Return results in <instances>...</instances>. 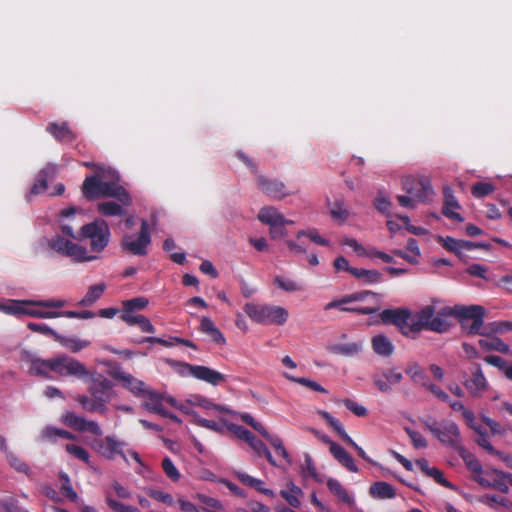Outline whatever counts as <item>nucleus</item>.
Segmentation results:
<instances>
[{
    "instance_id": "nucleus-59",
    "label": "nucleus",
    "mask_w": 512,
    "mask_h": 512,
    "mask_svg": "<svg viewBox=\"0 0 512 512\" xmlns=\"http://www.w3.org/2000/svg\"><path fill=\"white\" fill-rule=\"evenodd\" d=\"M148 305V299L145 297H137L123 302V311H131L144 309Z\"/></svg>"
},
{
    "instance_id": "nucleus-30",
    "label": "nucleus",
    "mask_w": 512,
    "mask_h": 512,
    "mask_svg": "<svg viewBox=\"0 0 512 512\" xmlns=\"http://www.w3.org/2000/svg\"><path fill=\"white\" fill-rule=\"evenodd\" d=\"M328 350L333 354L351 357L359 354L363 350V343L350 342L342 344H332L328 347Z\"/></svg>"
},
{
    "instance_id": "nucleus-60",
    "label": "nucleus",
    "mask_w": 512,
    "mask_h": 512,
    "mask_svg": "<svg viewBox=\"0 0 512 512\" xmlns=\"http://www.w3.org/2000/svg\"><path fill=\"white\" fill-rule=\"evenodd\" d=\"M60 478L62 480L61 491L71 501L76 502L78 500V495L74 491L68 475L63 473V474L60 475Z\"/></svg>"
},
{
    "instance_id": "nucleus-64",
    "label": "nucleus",
    "mask_w": 512,
    "mask_h": 512,
    "mask_svg": "<svg viewBox=\"0 0 512 512\" xmlns=\"http://www.w3.org/2000/svg\"><path fill=\"white\" fill-rule=\"evenodd\" d=\"M0 512H27L18 505V502L14 498H9L4 501H0Z\"/></svg>"
},
{
    "instance_id": "nucleus-11",
    "label": "nucleus",
    "mask_w": 512,
    "mask_h": 512,
    "mask_svg": "<svg viewBox=\"0 0 512 512\" xmlns=\"http://www.w3.org/2000/svg\"><path fill=\"white\" fill-rule=\"evenodd\" d=\"M403 190L418 199V202H424L433 193L431 181L426 176L406 175L402 178Z\"/></svg>"
},
{
    "instance_id": "nucleus-36",
    "label": "nucleus",
    "mask_w": 512,
    "mask_h": 512,
    "mask_svg": "<svg viewBox=\"0 0 512 512\" xmlns=\"http://www.w3.org/2000/svg\"><path fill=\"white\" fill-rule=\"evenodd\" d=\"M273 283L277 288L289 293L304 290V287L301 283L280 275L275 276Z\"/></svg>"
},
{
    "instance_id": "nucleus-62",
    "label": "nucleus",
    "mask_w": 512,
    "mask_h": 512,
    "mask_svg": "<svg viewBox=\"0 0 512 512\" xmlns=\"http://www.w3.org/2000/svg\"><path fill=\"white\" fill-rule=\"evenodd\" d=\"M146 493L151 498H153L159 502H162L164 504H167L170 506L174 504V499H173L172 495H170L169 493H165V492H163L161 490H157V489H147Z\"/></svg>"
},
{
    "instance_id": "nucleus-55",
    "label": "nucleus",
    "mask_w": 512,
    "mask_h": 512,
    "mask_svg": "<svg viewBox=\"0 0 512 512\" xmlns=\"http://www.w3.org/2000/svg\"><path fill=\"white\" fill-rule=\"evenodd\" d=\"M495 191L494 185L488 182H478L473 185L471 192L474 197L482 198Z\"/></svg>"
},
{
    "instance_id": "nucleus-54",
    "label": "nucleus",
    "mask_w": 512,
    "mask_h": 512,
    "mask_svg": "<svg viewBox=\"0 0 512 512\" xmlns=\"http://www.w3.org/2000/svg\"><path fill=\"white\" fill-rule=\"evenodd\" d=\"M267 441H269V443L272 445V447L276 450V452L283 458L285 459L287 462H290V457H289V454L288 452L286 451L284 445H283V442L282 440L280 439V437L278 436H274V435H271L269 434V432L267 431V435L266 436H263Z\"/></svg>"
},
{
    "instance_id": "nucleus-40",
    "label": "nucleus",
    "mask_w": 512,
    "mask_h": 512,
    "mask_svg": "<svg viewBox=\"0 0 512 512\" xmlns=\"http://www.w3.org/2000/svg\"><path fill=\"white\" fill-rule=\"evenodd\" d=\"M283 376L291 381V382H294V383H297V384H300L302 386H305L307 388H309L310 390L312 391H315V392H319V393H324L326 394L327 393V390L321 385L319 384L318 382L314 381V380H311V379H308V378H304V377H294L288 373H283Z\"/></svg>"
},
{
    "instance_id": "nucleus-21",
    "label": "nucleus",
    "mask_w": 512,
    "mask_h": 512,
    "mask_svg": "<svg viewBox=\"0 0 512 512\" xmlns=\"http://www.w3.org/2000/svg\"><path fill=\"white\" fill-rule=\"evenodd\" d=\"M402 378L403 375L397 368H391L374 375L373 380L381 392L388 393L392 390V386L398 384Z\"/></svg>"
},
{
    "instance_id": "nucleus-49",
    "label": "nucleus",
    "mask_w": 512,
    "mask_h": 512,
    "mask_svg": "<svg viewBox=\"0 0 512 512\" xmlns=\"http://www.w3.org/2000/svg\"><path fill=\"white\" fill-rule=\"evenodd\" d=\"M107 505L115 512H139V509L134 506L125 505L117 501L111 492H106L105 497Z\"/></svg>"
},
{
    "instance_id": "nucleus-37",
    "label": "nucleus",
    "mask_w": 512,
    "mask_h": 512,
    "mask_svg": "<svg viewBox=\"0 0 512 512\" xmlns=\"http://www.w3.org/2000/svg\"><path fill=\"white\" fill-rule=\"evenodd\" d=\"M406 248L407 250H411V255L402 250H395L393 253L411 264H416L418 262V258L421 255L417 241L413 238H410L407 242Z\"/></svg>"
},
{
    "instance_id": "nucleus-4",
    "label": "nucleus",
    "mask_w": 512,
    "mask_h": 512,
    "mask_svg": "<svg viewBox=\"0 0 512 512\" xmlns=\"http://www.w3.org/2000/svg\"><path fill=\"white\" fill-rule=\"evenodd\" d=\"M247 316L261 325H284L289 318L288 310L279 305L247 303L244 306Z\"/></svg>"
},
{
    "instance_id": "nucleus-27",
    "label": "nucleus",
    "mask_w": 512,
    "mask_h": 512,
    "mask_svg": "<svg viewBox=\"0 0 512 512\" xmlns=\"http://www.w3.org/2000/svg\"><path fill=\"white\" fill-rule=\"evenodd\" d=\"M199 330L208 335L213 342L219 345H224L226 343V339L223 333L217 328L214 322L206 316L200 318V326Z\"/></svg>"
},
{
    "instance_id": "nucleus-38",
    "label": "nucleus",
    "mask_w": 512,
    "mask_h": 512,
    "mask_svg": "<svg viewBox=\"0 0 512 512\" xmlns=\"http://www.w3.org/2000/svg\"><path fill=\"white\" fill-rule=\"evenodd\" d=\"M41 436L43 439H46L51 442H55L56 437H61L70 440L77 439V437L74 434L70 433L69 431L52 426L45 427L41 432Z\"/></svg>"
},
{
    "instance_id": "nucleus-7",
    "label": "nucleus",
    "mask_w": 512,
    "mask_h": 512,
    "mask_svg": "<svg viewBox=\"0 0 512 512\" xmlns=\"http://www.w3.org/2000/svg\"><path fill=\"white\" fill-rule=\"evenodd\" d=\"M151 243L149 225L146 220L141 221L139 232L126 234L122 238V249L132 255L144 256L148 253V247Z\"/></svg>"
},
{
    "instance_id": "nucleus-35",
    "label": "nucleus",
    "mask_w": 512,
    "mask_h": 512,
    "mask_svg": "<svg viewBox=\"0 0 512 512\" xmlns=\"http://www.w3.org/2000/svg\"><path fill=\"white\" fill-rule=\"evenodd\" d=\"M29 300H11L6 304H0V309L11 315H27Z\"/></svg>"
},
{
    "instance_id": "nucleus-34",
    "label": "nucleus",
    "mask_w": 512,
    "mask_h": 512,
    "mask_svg": "<svg viewBox=\"0 0 512 512\" xmlns=\"http://www.w3.org/2000/svg\"><path fill=\"white\" fill-rule=\"evenodd\" d=\"M479 345L488 351H498L506 355H512L510 347L498 337L480 339Z\"/></svg>"
},
{
    "instance_id": "nucleus-14",
    "label": "nucleus",
    "mask_w": 512,
    "mask_h": 512,
    "mask_svg": "<svg viewBox=\"0 0 512 512\" xmlns=\"http://www.w3.org/2000/svg\"><path fill=\"white\" fill-rule=\"evenodd\" d=\"M125 443L118 440L114 436H106L101 439H96L92 443V448L102 457L113 460L117 456H121L126 459L123 448Z\"/></svg>"
},
{
    "instance_id": "nucleus-31",
    "label": "nucleus",
    "mask_w": 512,
    "mask_h": 512,
    "mask_svg": "<svg viewBox=\"0 0 512 512\" xmlns=\"http://www.w3.org/2000/svg\"><path fill=\"white\" fill-rule=\"evenodd\" d=\"M327 205L329 207V214L335 222L343 224L347 221V219L350 216V211L345 206L343 200H336L333 203H331L330 200L328 199Z\"/></svg>"
},
{
    "instance_id": "nucleus-46",
    "label": "nucleus",
    "mask_w": 512,
    "mask_h": 512,
    "mask_svg": "<svg viewBox=\"0 0 512 512\" xmlns=\"http://www.w3.org/2000/svg\"><path fill=\"white\" fill-rule=\"evenodd\" d=\"M197 499L204 504L203 512H226L223 505L215 498L198 494Z\"/></svg>"
},
{
    "instance_id": "nucleus-56",
    "label": "nucleus",
    "mask_w": 512,
    "mask_h": 512,
    "mask_svg": "<svg viewBox=\"0 0 512 512\" xmlns=\"http://www.w3.org/2000/svg\"><path fill=\"white\" fill-rule=\"evenodd\" d=\"M162 469L166 476L174 482L178 481L181 477L179 470L176 468L172 460L168 457H165L163 459Z\"/></svg>"
},
{
    "instance_id": "nucleus-24",
    "label": "nucleus",
    "mask_w": 512,
    "mask_h": 512,
    "mask_svg": "<svg viewBox=\"0 0 512 512\" xmlns=\"http://www.w3.org/2000/svg\"><path fill=\"white\" fill-rule=\"evenodd\" d=\"M327 487L339 502L347 505L349 508H352L355 505L354 497L337 479L329 478L327 480Z\"/></svg>"
},
{
    "instance_id": "nucleus-28",
    "label": "nucleus",
    "mask_w": 512,
    "mask_h": 512,
    "mask_svg": "<svg viewBox=\"0 0 512 512\" xmlns=\"http://www.w3.org/2000/svg\"><path fill=\"white\" fill-rule=\"evenodd\" d=\"M373 351L381 357H390L394 353V345L392 341L383 334L375 335L371 339Z\"/></svg>"
},
{
    "instance_id": "nucleus-57",
    "label": "nucleus",
    "mask_w": 512,
    "mask_h": 512,
    "mask_svg": "<svg viewBox=\"0 0 512 512\" xmlns=\"http://www.w3.org/2000/svg\"><path fill=\"white\" fill-rule=\"evenodd\" d=\"M481 501L490 506L491 508H496L497 506H504L506 508H512V502L504 497H496L492 495H485L482 497Z\"/></svg>"
},
{
    "instance_id": "nucleus-5",
    "label": "nucleus",
    "mask_w": 512,
    "mask_h": 512,
    "mask_svg": "<svg viewBox=\"0 0 512 512\" xmlns=\"http://www.w3.org/2000/svg\"><path fill=\"white\" fill-rule=\"evenodd\" d=\"M429 431L445 446L458 452H464L462 438L457 424L453 421L432 422L427 424Z\"/></svg>"
},
{
    "instance_id": "nucleus-18",
    "label": "nucleus",
    "mask_w": 512,
    "mask_h": 512,
    "mask_svg": "<svg viewBox=\"0 0 512 512\" xmlns=\"http://www.w3.org/2000/svg\"><path fill=\"white\" fill-rule=\"evenodd\" d=\"M183 368V372L214 386L226 381L225 375L206 366L183 364Z\"/></svg>"
},
{
    "instance_id": "nucleus-39",
    "label": "nucleus",
    "mask_w": 512,
    "mask_h": 512,
    "mask_svg": "<svg viewBox=\"0 0 512 512\" xmlns=\"http://www.w3.org/2000/svg\"><path fill=\"white\" fill-rule=\"evenodd\" d=\"M54 173H55V168L54 167L49 166V167L44 168L39 173L38 178H37L36 182L34 183V185L32 186L30 193L34 194V195H37V194H40L43 191H45L46 188H47V181H46V179L49 176H53Z\"/></svg>"
},
{
    "instance_id": "nucleus-15",
    "label": "nucleus",
    "mask_w": 512,
    "mask_h": 512,
    "mask_svg": "<svg viewBox=\"0 0 512 512\" xmlns=\"http://www.w3.org/2000/svg\"><path fill=\"white\" fill-rule=\"evenodd\" d=\"M228 429L232 431L236 437L247 442L259 456L264 455L272 465H276L275 460L265 444L261 440L257 439L250 431L233 424L228 425Z\"/></svg>"
},
{
    "instance_id": "nucleus-48",
    "label": "nucleus",
    "mask_w": 512,
    "mask_h": 512,
    "mask_svg": "<svg viewBox=\"0 0 512 512\" xmlns=\"http://www.w3.org/2000/svg\"><path fill=\"white\" fill-rule=\"evenodd\" d=\"M459 207L458 202L452 195L446 196L445 206L443 208V214L455 221L462 222L463 218L459 213L455 211Z\"/></svg>"
},
{
    "instance_id": "nucleus-10",
    "label": "nucleus",
    "mask_w": 512,
    "mask_h": 512,
    "mask_svg": "<svg viewBox=\"0 0 512 512\" xmlns=\"http://www.w3.org/2000/svg\"><path fill=\"white\" fill-rule=\"evenodd\" d=\"M64 299L29 300L27 315L41 319L62 317V312L57 309L66 306Z\"/></svg>"
},
{
    "instance_id": "nucleus-22",
    "label": "nucleus",
    "mask_w": 512,
    "mask_h": 512,
    "mask_svg": "<svg viewBox=\"0 0 512 512\" xmlns=\"http://www.w3.org/2000/svg\"><path fill=\"white\" fill-rule=\"evenodd\" d=\"M258 187L268 196L274 199H282L290 194L284 183L259 176L257 179Z\"/></svg>"
},
{
    "instance_id": "nucleus-17",
    "label": "nucleus",
    "mask_w": 512,
    "mask_h": 512,
    "mask_svg": "<svg viewBox=\"0 0 512 512\" xmlns=\"http://www.w3.org/2000/svg\"><path fill=\"white\" fill-rule=\"evenodd\" d=\"M61 422L67 427L77 431H88L97 436H101L103 433L97 422L86 420L85 418L78 416L71 411H68L62 415Z\"/></svg>"
},
{
    "instance_id": "nucleus-42",
    "label": "nucleus",
    "mask_w": 512,
    "mask_h": 512,
    "mask_svg": "<svg viewBox=\"0 0 512 512\" xmlns=\"http://www.w3.org/2000/svg\"><path fill=\"white\" fill-rule=\"evenodd\" d=\"M350 274L355 278L362 279L365 283H376L381 280V273L377 270L354 268L350 270Z\"/></svg>"
},
{
    "instance_id": "nucleus-9",
    "label": "nucleus",
    "mask_w": 512,
    "mask_h": 512,
    "mask_svg": "<svg viewBox=\"0 0 512 512\" xmlns=\"http://www.w3.org/2000/svg\"><path fill=\"white\" fill-rule=\"evenodd\" d=\"M52 370L53 373L60 377H76L83 379L91 376L90 371L83 363L65 354L53 357Z\"/></svg>"
},
{
    "instance_id": "nucleus-2",
    "label": "nucleus",
    "mask_w": 512,
    "mask_h": 512,
    "mask_svg": "<svg viewBox=\"0 0 512 512\" xmlns=\"http://www.w3.org/2000/svg\"><path fill=\"white\" fill-rule=\"evenodd\" d=\"M449 318L450 306L440 300H433L415 314L414 329L420 331L425 328L443 333L448 331L451 326Z\"/></svg>"
},
{
    "instance_id": "nucleus-16",
    "label": "nucleus",
    "mask_w": 512,
    "mask_h": 512,
    "mask_svg": "<svg viewBox=\"0 0 512 512\" xmlns=\"http://www.w3.org/2000/svg\"><path fill=\"white\" fill-rule=\"evenodd\" d=\"M464 387L472 397H481L489 390L490 384L479 364H474L470 377L464 381Z\"/></svg>"
},
{
    "instance_id": "nucleus-53",
    "label": "nucleus",
    "mask_w": 512,
    "mask_h": 512,
    "mask_svg": "<svg viewBox=\"0 0 512 512\" xmlns=\"http://www.w3.org/2000/svg\"><path fill=\"white\" fill-rule=\"evenodd\" d=\"M65 450L74 458L81 460L85 463H89V453L88 451L75 443H67L65 445Z\"/></svg>"
},
{
    "instance_id": "nucleus-44",
    "label": "nucleus",
    "mask_w": 512,
    "mask_h": 512,
    "mask_svg": "<svg viewBox=\"0 0 512 512\" xmlns=\"http://www.w3.org/2000/svg\"><path fill=\"white\" fill-rule=\"evenodd\" d=\"M318 415L321 416L340 436L341 439H348V434L343 428L342 424L334 418L330 413L325 410H318Z\"/></svg>"
},
{
    "instance_id": "nucleus-20",
    "label": "nucleus",
    "mask_w": 512,
    "mask_h": 512,
    "mask_svg": "<svg viewBox=\"0 0 512 512\" xmlns=\"http://www.w3.org/2000/svg\"><path fill=\"white\" fill-rule=\"evenodd\" d=\"M142 399V407L149 412L159 415H167V411L163 407L165 395L160 394L152 387L148 386L139 397Z\"/></svg>"
},
{
    "instance_id": "nucleus-33",
    "label": "nucleus",
    "mask_w": 512,
    "mask_h": 512,
    "mask_svg": "<svg viewBox=\"0 0 512 512\" xmlns=\"http://www.w3.org/2000/svg\"><path fill=\"white\" fill-rule=\"evenodd\" d=\"M106 288L107 286L104 282L91 285L79 304L85 307L92 306L98 299H100Z\"/></svg>"
},
{
    "instance_id": "nucleus-47",
    "label": "nucleus",
    "mask_w": 512,
    "mask_h": 512,
    "mask_svg": "<svg viewBox=\"0 0 512 512\" xmlns=\"http://www.w3.org/2000/svg\"><path fill=\"white\" fill-rule=\"evenodd\" d=\"M498 473H504V472L501 470H498V469H491L487 472V474L490 477H492V479H493L491 488L497 489L502 493H508L509 486H508L507 478L501 477Z\"/></svg>"
},
{
    "instance_id": "nucleus-43",
    "label": "nucleus",
    "mask_w": 512,
    "mask_h": 512,
    "mask_svg": "<svg viewBox=\"0 0 512 512\" xmlns=\"http://www.w3.org/2000/svg\"><path fill=\"white\" fill-rule=\"evenodd\" d=\"M198 407L203 408L209 416L219 417L220 419H222V414L224 412H229L225 407L215 404L205 397H202Z\"/></svg>"
},
{
    "instance_id": "nucleus-1",
    "label": "nucleus",
    "mask_w": 512,
    "mask_h": 512,
    "mask_svg": "<svg viewBox=\"0 0 512 512\" xmlns=\"http://www.w3.org/2000/svg\"><path fill=\"white\" fill-rule=\"evenodd\" d=\"M116 172L110 168L102 169L94 175L87 176L82 185L83 195L87 199L115 197L123 205L128 206L131 199L126 190L118 184Z\"/></svg>"
},
{
    "instance_id": "nucleus-61",
    "label": "nucleus",
    "mask_w": 512,
    "mask_h": 512,
    "mask_svg": "<svg viewBox=\"0 0 512 512\" xmlns=\"http://www.w3.org/2000/svg\"><path fill=\"white\" fill-rule=\"evenodd\" d=\"M341 403L349 411H351L353 414H355L358 417H364L367 415V409L363 405H361L351 399H348V398L343 399V400H341Z\"/></svg>"
},
{
    "instance_id": "nucleus-26",
    "label": "nucleus",
    "mask_w": 512,
    "mask_h": 512,
    "mask_svg": "<svg viewBox=\"0 0 512 512\" xmlns=\"http://www.w3.org/2000/svg\"><path fill=\"white\" fill-rule=\"evenodd\" d=\"M484 313V308L479 305H456L454 307H450V317L456 316L461 320H472L476 316H484Z\"/></svg>"
},
{
    "instance_id": "nucleus-3",
    "label": "nucleus",
    "mask_w": 512,
    "mask_h": 512,
    "mask_svg": "<svg viewBox=\"0 0 512 512\" xmlns=\"http://www.w3.org/2000/svg\"><path fill=\"white\" fill-rule=\"evenodd\" d=\"M89 392L91 397L79 395L76 397V401L87 412L105 414L108 410L107 403L114 394L112 383L107 379H102L95 382L89 388Z\"/></svg>"
},
{
    "instance_id": "nucleus-6",
    "label": "nucleus",
    "mask_w": 512,
    "mask_h": 512,
    "mask_svg": "<svg viewBox=\"0 0 512 512\" xmlns=\"http://www.w3.org/2000/svg\"><path fill=\"white\" fill-rule=\"evenodd\" d=\"M81 237L90 239L91 255H97L105 249L110 238V231L105 221H94L81 228Z\"/></svg>"
},
{
    "instance_id": "nucleus-51",
    "label": "nucleus",
    "mask_w": 512,
    "mask_h": 512,
    "mask_svg": "<svg viewBox=\"0 0 512 512\" xmlns=\"http://www.w3.org/2000/svg\"><path fill=\"white\" fill-rule=\"evenodd\" d=\"M303 236L308 237L315 244L322 245V246L329 245V241L327 239H325L324 237H322L319 234L318 230L315 228H309L307 230H301V231L297 232L296 238L300 239Z\"/></svg>"
},
{
    "instance_id": "nucleus-45",
    "label": "nucleus",
    "mask_w": 512,
    "mask_h": 512,
    "mask_svg": "<svg viewBox=\"0 0 512 512\" xmlns=\"http://www.w3.org/2000/svg\"><path fill=\"white\" fill-rule=\"evenodd\" d=\"M318 415L321 416L340 436L341 439H348V434L343 428L342 424L334 418L330 413L325 410H318Z\"/></svg>"
},
{
    "instance_id": "nucleus-63",
    "label": "nucleus",
    "mask_w": 512,
    "mask_h": 512,
    "mask_svg": "<svg viewBox=\"0 0 512 512\" xmlns=\"http://www.w3.org/2000/svg\"><path fill=\"white\" fill-rule=\"evenodd\" d=\"M106 492H111L113 496L116 495L121 499H128L131 497V492L129 489L118 481H113L110 485V488Z\"/></svg>"
},
{
    "instance_id": "nucleus-29",
    "label": "nucleus",
    "mask_w": 512,
    "mask_h": 512,
    "mask_svg": "<svg viewBox=\"0 0 512 512\" xmlns=\"http://www.w3.org/2000/svg\"><path fill=\"white\" fill-rule=\"evenodd\" d=\"M280 495L291 507L298 508L301 505L303 492L293 482H288L285 488L280 491Z\"/></svg>"
},
{
    "instance_id": "nucleus-50",
    "label": "nucleus",
    "mask_w": 512,
    "mask_h": 512,
    "mask_svg": "<svg viewBox=\"0 0 512 512\" xmlns=\"http://www.w3.org/2000/svg\"><path fill=\"white\" fill-rule=\"evenodd\" d=\"M97 210L104 216H117L122 214L121 205L112 202H101L97 205Z\"/></svg>"
},
{
    "instance_id": "nucleus-41",
    "label": "nucleus",
    "mask_w": 512,
    "mask_h": 512,
    "mask_svg": "<svg viewBox=\"0 0 512 512\" xmlns=\"http://www.w3.org/2000/svg\"><path fill=\"white\" fill-rule=\"evenodd\" d=\"M47 130L58 140L71 141L74 139L73 132L69 129L67 124H50Z\"/></svg>"
},
{
    "instance_id": "nucleus-13",
    "label": "nucleus",
    "mask_w": 512,
    "mask_h": 512,
    "mask_svg": "<svg viewBox=\"0 0 512 512\" xmlns=\"http://www.w3.org/2000/svg\"><path fill=\"white\" fill-rule=\"evenodd\" d=\"M111 377L116 380L122 388L131 393L134 397L139 398L140 395L149 386L143 380L135 377L131 373L115 368L110 372Z\"/></svg>"
},
{
    "instance_id": "nucleus-12",
    "label": "nucleus",
    "mask_w": 512,
    "mask_h": 512,
    "mask_svg": "<svg viewBox=\"0 0 512 512\" xmlns=\"http://www.w3.org/2000/svg\"><path fill=\"white\" fill-rule=\"evenodd\" d=\"M381 318L385 322L396 325L405 335L416 331L413 324L416 322L415 315H412L408 309H387L381 313Z\"/></svg>"
},
{
    "instance_id": "nucleus-19",
    "label": "nucleus",
    "mask_w": 512,
    "mask_h": 512,
    "mask_svg": "<svg viewBox=\"0 0 512 512\" xmlns=\"http://www.w3.org/2000/svg\"><path fill=\"white\" fill-rule=\"evenodd\" d=\"M22 360L28 365L30 374L43 376L46 378L51 377V373L53 372V358L42 359L30 352H23Z\"/></svg>"
},
{
    "instance_id": "nucleus-25",
    "label": "nucleus",
    "mask_w": 512,
    "mask_h": 512,
    "mask_svg": "<svg viewBox=\"0 0 512 512\" xmlns=\"http://www.w3.org/2000/svg\"><path fill=\"white\" fill-rule=\"evenodd\" d=\"M329 451L332 456L346 469L351 472H358V467L355 465L352 456L336 442L330 443Z\"/></svg>"
},
{
    "instance_id": "nucleus-32",
    "label": "nucleus",
    "mask_w": 512,
    "mask_h": 512,
    "mask_svg": "<svg viewBox=\"0 0 512 512\" xmlns=\"http://www.w3.org/2000/svg\"><path fill=\"white\" fill-rule=\"evenodd\" d=\"M371 497L375 499H392L396 496L395 489L387 482L378 481L369 488Z\"/></svg>"
},
{
    "instance_id": "nucleus-58",
    "label": "nucleus",
    "mask_w": 512,
    "mask_h": 512,
    "mask_svg": "<svg viewBox=\"0 0 512 512\" xmlns=\"http://www.w3.org/2000/svg\"><path fill=\"white\" fill-rule=\"evenodd\" d=\"M439 242L445 249L457 255H460L462 252V240H457L452 237H439Z\"/></svg>"
},
{
    "instance_id": "nucleus-23",
    "label": "nucleus",
    "mask_w": 512,
    "mask_h": 512,
    "mask_svg": "<svg viewBox=\"0 0 512 512\" xmlns=\"http://www.w3.org/2000/svg\"><path fill=\"white\" fill-rule=\"evenodd\" d=\"M258 219L269 225L271 228L276 226L292 225V220L286 219L275 207L267 206L260 209Z\"/></svg>"
},
{
    "instance_id": "nucleus-52",
    "label": "nucleus",
    "mask_w": 512,
    "mask_h": 512,
    "mask_svg": "<svg viewBox=\"0 0 512 512\" xmlns=\"http://www.w3.org/2000/svg\"><path fill=\"white\" fill-rule=\"evenodd\" d=\"M374 207L382 214L390 217L392 202L390 199L382 192H379L374 200Z\"/></svg>"
},
{
    "instance_id": "nucleus-8",
    "label": "nucleus",
    "mask_w": 512,
    "mask_h": 512,
    "mask_svg": "<svg viewBox=\"0 0 512 512\" xmlns=\"http://www.w3.org/2000/svg\"><path fill=\"white\" fill-rule=\"evenodd\" d=\"M49 246L57 253L71 258L74 262H90L98 259L97 255L89 254L88 250L61 236L53 238Z\"/></svg>"
}]
</instances>
